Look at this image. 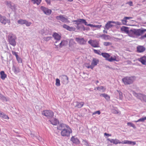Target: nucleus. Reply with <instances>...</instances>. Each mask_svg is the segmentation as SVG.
I'll return each instance as SVG.
<instances>
[{
	"label": "nucleus",
	"instance_id": "obj_1",
	"mask_svg": "<svg viewBox=\"0 0 146 146\" xmlns=\"http://www.w3.org/2000/svg\"><path fill=\"white\" fill-rule=\"evenodd\" d=\"M108 140L110 141V143H113V144L115 145H117L118 144L122 143L130 144L132 145H134L136 144V142L135 141H132L127 140H125L123 141H121L119 139H110L109 138Z\"/></svg>",
	"mask_w": 146,
	"mask_h": 146
},
{
	"label": "nucleus",
	"instance_id": "obj_2",
	"mask_svg": "<svg viewBox=\"0 0 146 146\" xmlns=\"http://www.w3.org/2000/svg\"><path fill=\"white\" fill-rule=\"evenodd\" d=\"M8 42L11 45L14 47L16 45V40L17 37L16 36L12 33H10L8 36Z\"/></svg>",
	"mask_w": 146,
	"mask_h": 146
},
{
	"label": "nucleus",
	"instance_id": "obj_3",
	"mask_svg": "<svg viewBox=\"0 0 146 146\" xmlns=\"http://www.w3.org/2000/svg\"><path fill=\"white\" fill-rule=\"evenodd\" d=\"M122 80L125 85L130 84H132L134 81L133 77H125L122 79Z\"/></svg>",
	"mask_w": 146,
	"mask_h": 146
},
{
	"label": "nucleus",
	"instance_id": "obj_4",
	"mask_svg": "<svg viewBox=\"0 0 146 146\" xmlns=\"http://www.w3.org/2000/svg\"><path fill=\"white\" fill-rule=\"evenodd\" d=\"M72 130L70 127L68 125L66 128H65L61 132V134L62 136L68 137L70 136V133H72Z\"/></svg>",
	"mask_w": 146,
	"mask_h": 146
},
{
	"label": "nucleus",
	"instance_id": "obj_5",
	"mask_svg": "<svg viewBox=\"0 0 146 146\" xmlns=\"http://www.w3.org/2000/svg\"><path fill=\"white\" fill-rule=\"evenodd\" d=\"M56 18L57 20H60L64 23H70L67 17L64 15H60L59 16H56Z\"/></svg>",
	"mask_w": 146,
	"mask_h": 146
},
{
	"label": "nucleus",
	"instance_id": "obj_6",
	"mask_svg": "<svg viewBox=\"0 0 146 146\" xmlns=\"http://www.w3.org/2000/svg\"><path fill=\"white\" fill-rule=\"evenodd\" d=\"M99 62V60L98 59L94 58H93L91 65L87 66V68L93 69L97 65Z\"/></svg>",
	"mask_w": 146,
	"mask_h": 146
},
{
	"label": "nucleus",
	"instance_id": "obj_7",
	"mask_svg": "<svg viewBox=\"0 0 146 146\" xmlns=\"http://www.w3.org/2000/svg\"><path fill=\"white\" fill-rule=\"evenodd\" d=\"M42 114L48 118H50L53 116L54 113L50 110H45L43 111Z\"/></svg>",
	"mask_w": 146,
	"mask_h": 146
},
{
	"label": "nucleus",
	"instance_id": "obj_8",
	"mask_svg": "<svg viewBox=\"0 0 146 146\" xmlns=\"http://www.w3.org/2000/svg\"><path fill=\"white\" fill-rule=\"evenodd\" d=\"M0 22L4 25H5L7 23H8L9 25H10V21L7 19L5 16H3L0 15Z\"/></svg>",
	"mask_w": 146,
	"mask_h": 146
},
{
	"label": "nucleus",
	"instance_id": "obj_9",
	"mask_svg": "<svg viewBox=\"0 0 146 146\" xmlns=\"http://www.w3.org/2000/svg\"><path fill=\"white\" fill-rule=\"evenodd\" d=\"M134 33L135 35L137 36H140L142 35L144 32L146 31V29H134Z\"/></svg>",
	"mask_w": 146,
	"mask_h": 146
},
{
	"label": "nucleus",
	"instance_id": "obj_10",
	"mask_svg": "<svg viewBox=\"0 0 146 146\" xmlns=\"http://www.w3.org/2000/svg\"><path fill=\"white\" fill-rule=\"evenodd\" d=\"M17 23L19 24L22 25L25 24L27 27L30 26L31 24V23L28 22L26 20L22 19H20L18 20Z\"/></svg>",
	"mask_w": 146,
	"mask_h": 146
},
{
	"label": "nucleus",
	"instance_id": "obj_11",
	"mask_svg": "<svg viewBox=\"0 0 146 146\" xmlns=\"http://www.w3.org/2000/svg\"><path fill=\"white\" fill-rule=\"evenodd\" d=\"M115 23V22L113 21H108L106 24L105 27L104 28V29H106L107 30H108L110 28L113 27L114 25L111 24V23Z\"/></svg>",
	"mask_w": 146,
	"mask_h": 146
},
{
	"label": "nucleus",
	"instance_id": "obj_12",
	"mask_svg": "<svg viewBox=\"0 0 146 146\" xmlns=\"http://www.w3.org/2000/svg\"><path fill=\"white\" fill-rule=\"evenodd\" d=\"M72 22L75 23V24H76V25H80L81 23L84 24L86 23V20L83 19H79L76 20H73Z\"/></svg>",
	"mask_w": 146,
	"mask_h": 146
},
{
	"label": "nucleus",
	"instance_id": "obj_13",
	"mask_svg": "<svg viewBox=\"0 0 146 146\" xmlns=\"http://www.w3.org/2000/svg\"><path fill=\"white\" fill-rule=\"evenodd\" d=\"M88 43L94 47H99L98 43L96 40H90L88 41Z\"/></svg>",
	"mask_w": 146,
	"mask_h": 146
},
{
	"label": "nucleus",
	"instance_id": "obj_14",
	"mask_svg": "<svg viewBox=\"0 0 146 146\" xmlns=\"http://www.w3.org/2000/svg\"><path fill=\"white\" fill-rule=\"evenodd\" d=\"M40 9L46 15H49L51 13V10L47 8L41 6Z\"/></svg>",
	"mask_w": 146,
	"mask_h": 146
},
{
	"label": "nucleus",
	"instance_id": "obj_15",
	"mask_svg": "<svg viewBox=\"0 0 146 146\" xmlns=\"http://www.w3.org/2000/svg\"><path fill=\"white\" fill-rule=\"evenodd\" d=\"M75 40L78 43L82 45L86 44V40H85L84 38H79L77 37L75 38Z\"/></svg>",
	"mask_w": 146,
	"mask_h": 146
},
{
	"label": "nucleus",
	"instance_id": "obj_16",
	"mask_svg": "<svg viewBox=\"0 0 146 146\" xmlns=\"http://www.w3.org/2000/svg\"><path fill=\"white\" fill-rule=\"evenodd\" d=\"M62 82L64 84H67L69 82L68 78L66 75H63L62 76Z\"/></svg>",
	"mask_w": 146,
	"mask_h": 146
},
{
	"label": "nucleus",
	"instance_id": "obj_17",
	"mask_svg": "<svg viewBox=\"0 0 146 146\" xmlns=\"http://www.w3.org/2000/svg\"><path fill=\"white\" fill-rule=\"evenodd\" d=\"M52 36L56 40L55 42L56 43H57L60 40L61 38V36L56 33H54L53 34Z\"/></svg>",
	"mask_w": 146,
	"mask_h": 146
},
{
	"label": "nucleus",
	"instance_id": "obj_18",
	"mask_svg": "<svg viewBox=\"0 0 146 146\" xmlns=\"http://www.w3.org/2000/svg\"><path fill=\"white\" fill-rule=\"evenodd\" d=\"M115 94L117 98H119L121 100H122L123 99V96L122 93L120 91L117 90L115 92Z\"/></svg>",
	"mask_w": 146,
	"mask_h": 146
},
{
	"label": "nucleus",
	"instance_id": "obj_19",
	"mask_svg": "<svg viewBox=\"0 0 146 146\" xmlns=\"http://www.w3.org/2000/svg\"><path fill=\"white\" fill-rule=\"evenodd\" d=\"M137 60L140 62L142 64L146 65V56H144L138 58Z\"/></svg>",
	"mask_w": 146,
	"mask_h": 146
},
{
	"label": "nucleus",
	"instance_id": "obj_20",
	"mask_svg": "<svg viewBox=\"0 0 146 146\" xmlns=\"http://www.w3.org/2000/svg\"><path fill=\"white\" fill-rule=\"evenodd\" d=\"M68 126V125L64 124L61 123L58 126H57V129L62 131L64 130L65 128H66V127Z\"/></svg>",
	"mask_w": 146,
	"mask_h": 146
},
{
	"label": "nucleus",
	"instance_id": "obj_21",
	"mask_svg": "<svg viewBox=\"0 0 146 146\" xmlns=\"http://www.w3.org/2000/svg\"><path fill=\"white\" fill-rule=\"evenodd\" d=\"M137 51L138 52L141 53L144 52L145 50V47L142 46H139L137 47Z\"/></svg>",
	"mask_w": 146,
	"mask_h": 146
},
{
	"label": "nucleus",
	"instance_id": "obj_22",
	"mask_svg": "<svg viewBox=\"0 0 146 146\" xmlns=\"http://www.w3.org/2000/svg\"><path fill=\"white\" fill-rule=\"evenodd\" d=\"M51 124L54 125H56L59 123V121L58 119L55 118L51 120H49Z\"/></svg>",
	"mask_w": 146,
	"mask_h": 146
},
{
	"label": "nucleus",
	"instance_id": "obj_23",
	"mask_svg": "<svg viewBox=\"0 0 146 146\" xmlns=\"http://www.w3.org/2000/svg\"><path fill=\"white\" fill-rule=\"evenodd\" d=\"M70 140L74 143H75L76 144H78L79 143V141L76 137L75 138L74 137L72 136Z\"/></svg>",
	"mask_w": 146,
	"mask_h": 146
},
{
	"label": "nucleus",
	"instance_id": "obj_24",
	"mask_svg": "<svg viewBox=\"0 0 146 146\" xmlns=\"http://www.w3.org/2000/svg\"><path fill=\"white\" fill-rule=\"evenodd\" d=\"M121 31L124 33L128 34L129 32V28L125 26L122 27L121 28Z\"/></svg>",
	"mask_w": 146,
	"mask_h": 146
},
{
	"label": "nucleus",
	"instance_id": "obj_25",
	"mask_svg": "<svg viewBox=\"0 0 146 146\" xmlns=\"http://www.w3.org/2000/svg\"><path fill=\"white\" fill-rule=\"evenodd\" d=\"M12 70L15 74H17L19 73L20 69L19 67H16L15 66H13L12 67Z\"/></svg>",
	"mask_w": 146,
	"mask_h": 146
},
{
	"label": "nucleus",
	"instance_id": "obj_26",
	"mask_svg": "<svg viewBox=\"0 0 146 146\" xmlns=\"http://www.w3.org/2000/svg\"><path fill=\"white\" fill-rule=\"evenodd\" d=\"M99 37H101L105 40H108L110 38V37L109 35L105 34L100 35H99Z\"/></svg>",
	"mask_w": 146,
	"mask_h": 146
},
{
	"label": "nucleus",
	"instance_id": "obj_27",
	"mask_svg": "<svg viewBox=\"0 0 146 146\" xmlns=\"http://www.w3.org/2000/svg\"><path fill=\"white\" fill-rule=\"evenodd\" d=\"M0 74L1 78L4 80L7 77V74H5L4 71H2L0 72Z\"/></svg>",
	"mask_w": 146,
	"mask_h": 146
},
{
	"label": "nucleus",
	"instance_id": "obj_28",
	"mask_svg": "<svg viewBox=\"0 0 146 146\" xmlns=\"http://www.w3.org/2000/svg\"><path fill=\"white\" fill-rule=\"evenodd\" d=\"M0 117L2 118L6 119H9L8 116L3 112L0 111Z\"/></svg>",
	"mask_w": 146,
	"mask_h": 146
},
{
	"label": "nucleus",
	"instance_id": "obj_29",
	"mask_svg": "<svg viewBox=\"0 0 146 146\" xmlns=\"http://www.w3.org/2000/svg\"><path fill=\"white\" fill-rule=\"evenodd\" d=\"M77 104L75 107L78 108H81L84 105V103L83 102H76Z\"/></svg>",
	"mask_w": 146,
	"mask_h": 146
},
{
	"label": "nucleus",
	"instance_id": "obj_30",
	"mask_svg": "<svg viewBox=\"0 0 146 146\" xmlns=\"http://www.w3.org/2000/svg\"><path fill=\"white\" fill-rule=\"evenodd\" d=\"M135 95L138 98L142 100L143 99L144 94L140 93H138L135 94Z\"/></svg>",
	"mask_w": 146,
	"mask_h": 146
},
{
	"label": "nucleus",
	"instance_id": "obj_31",
	"mask_svg": "<svg viewBox=\"0 0 146 146\" xmlns=\"http://www.w3.org/2000/svg\"><path fill=\"white\" fill-rule=\"evenodd\" d=\"M101 96H102L104 97L105 99L108 101L110 100V96L108 94H102L100 95Z\"/></svg>",
	"mask_w": 146,
	"mask_h": 146
},
{
	"label": "nucleus",
	"instance_id": "obj_32",
	"mask_svg": "<svg viewBox=\"0 0 146 146\" xmlns=\"http://www.w3.org/2000/svg\"><path fill=\"white\" fill-rule=\"evenodd\" d=\"M101 55L104 58H106V60H107V59L108 58H108L110 57V54L106 53H101Z\"/></svg>",
	"mask_w": 146,
	"mask_h": 146
},
{
	"label": "nucleus",
	"instance_id": "obj_33",
	"mask_svg": "<svg viewBox=\"0 0 146 146\" xmlns=\"http://www.w3.org/2000/svg\"><path fill=\"white\" fill-rule=\"evenodd\" d=\"M134 29H131L130 31H129V32H128L127 34H128L129 36L131 37H133V35H135V34L134 33Z\"/></svg>",
	"mask_w": 146,
	"mask_h": 146
},
{
	"label": "nucleus",
	"instance_id": "obj_34",
	"mask_svg": "<svg viewBox=\"0 0 146 146\" xmlns=\"http://www.w3.org/2000/svg\"><path fill=\"white\" fill-rule=\"evenodd\" d=\"M146 120V117H142L140 118L137 121H134V122L135 123H137L139 122H143L145 120Z\"/></svg>",
	"mask_w": 146,
	"mask_h": 146
},
{
	"label": "nucleus",
	"instance_id": "obj_35",
	"mask_svg": "<svg viewBox=\"0 0 146 146\" xmlns=\"http://www.w3.org/2000/svg\"><path fill=\"white\" fill-rule=\"evenodd\" d=\"M96 89H97V90H99V91L102 90V92H104L105 90V88L103 86H102L95 88H94V90H96Z\"/></svg>",
	"mask_w": 146,
	"mask_h": 146
},
{
	"label": "nucleus",
	"instance_id": "obj_36",
	"mask_svg": "<svg viewBox=\"0 0 146 146\" xmlns=\"http://www.w3.org/2000/svg\"><path fill=\"white\" fill-rule=\"evenodd\" d=\"M41 0H32L31 1L34 4H36L37 5H39L41 2Z\"/></svg>",
	"mask_w": 146,
	"mask_h": 146
},
{
	"label": "nucleus",
	"instance_id": "obj_37",
	"mask_svg": "<svg viewBox=\"0 0 146 146\" xmlns=\"http://www.w3.org/2000/svg\"><path fill=\"white\" fill-rule=\"evenodd\" d=\"M75 42H74L73 39H70L69 40V46L70 47H72L74 44Z\"/></svg>",
	"mask_w": 146,
	"mask_h": 146
},
{
	"label": "nucleus",
	"instance_id": "obj_38",
	"mask_svg": "<svg viewBox=\"0 0 146 146\" xmlns=\"http://www.w3.org/2000/svg\"><path fill=\"white\" fill-rule=\"evenodd\" d=\"M82 143L86 146H90V143L86 139L82 140Z\"/></svg>",
	"mask_w": 146,
	"mask_h": 146
},
{
	"label": "nucleus",
	"instance_id": "obj_39",
	"mask_svg": "<svg viewBox=\"0 0 146 146\" xmlns=\"http://www.w3.org/2000/svg\"><path fill=\"white\" fill-rule=\"evenodd\" d=\"M0 99L3 101H7L8 100V98L4 96L2 94L0 95Z\"/></svg>",
	"mask_w": 146,
	"mask_h": 146
},
{
	"label": "nucleus",
	"instance_id": "obj_40",
	"mask_svg": "<svg viewBox=\"0 0 146 146\" xmlns=\"http://www.w3.org/2000/svg\"><path fill=\"white\" fill-rule=\"evenodd\" d=\"M107 60L110 62H112L116 60V57L115 56L113 57H111L110 58H108Z\"/></svg>",
	"mask_w": 146,
	"mask_h": 146
},
{
	"label": "nucleus",
	"instance_id": "obj_41",
	"mask_svg": "<svg viewBox=\"0 0 146 146\" xmlns=\"http://www.w3.org/2000/svg\"><path fill=\"white\" fill-rule=\"evenodd\" d=\"M67 41L65 40H63L59 44V46L60 47H62L63 46L65 45L67 43Z\"/></svg>",
	"mask_w": 146,
	"mask_h": 146
},
{
	"label": "nucleus",
	"instance_id": "obj_42",
	"mask_svg": "<svg viewBox=\"0 0 146 146\" xmlns=\"http://www.w3.org/2000/svg\"><path fill=\"white\" fill-rule=\"evenodd\" d=\"M76 28L78 30H80L81 28L83 29L84 30H85L84 27L83 25H80V24L76 25Z\"/></svg>",
	"mask_w": 146,
	"mask_h": 146
},
{
	"label": "nucleus",
	"instance_id": "obj_43",
	"mask_svg": "<svg viewBox=\"0 0 146 146\" xmlns=\"http://www.w3.org/2000/svg\"><path fill=\"white\" fill-rule=\"evenodd\" d=\"M55 85L58 86H60V80L58 78L56 79Z\"/></svg>",
	"mask_w": 146,
	"mask_h": 146
},
{
	"label": "nucleus",
	"instance_id": "obj_44",
	"mask_svg": "<svg viewBox=\"0 0 146 146\" xmlns=\"http://www.w3.org/2000/svg\"><path fill=\"white\" fill-rule=\"evenodd\" d=\"M9 7L13 11L15 10L16 6L14 4H12Z\"/></svg>",
	"mask_w": 146,
	"mask_h": 146
},
{
	"label": "nucleus",
	"instance_id": "obj_45",
	"mask_svg": "<svg viewBox=\"0 0 146 146\" xmlns=\"http://www.w3.org/2000/svg\"><path fill=\"white\" fill-rule=\"evenodd\" d=\"M127 125L128 126L133 127L134 129H135L136 128L135 125L133 124L131 122H128L127 123Z\"/></svg>",
	"mask_w": 146,
	"mask_h": 146
},
{
	"label": "nucleus",
	"instance_id": "obj_46",
	"mask_svg": "<svg viewBox=\"0 0 146 146\" xmlns=\"http://www.w3.org/2000/svg\"><path fill=\"white\" fill-rule=\"evenodd\" d=\"M125 18V17H124L123 19L121 20L123 24L125 25H126L127 21V20Z\"/></svg>",
	"mask_w": 146,
	"mask_h": 146
},
{
	"label": "nucleus",
	"instance_id": "obj_47",
	"mask_svg": "<svg viewBox=\"0 0 146 146\" xmlns=\"http://www.w3.org/2000/svg\"><path fill=\"white\" fill-rule=\"evenodd\" d=\"M93 50L94 53L96 54H98L100 55H101V52L99 50H97L95 49H94Z\"/></svg>",
	"mask_w": 146,
	"mask_h": 146
},
{
	"label": "nucleus",
	"instance_id": "obj_48",
	"mask_svg": "<svg viewBox=\"0 0 146 146\" xmlns=\"http://www.w3.org/2000/svg\"><path fill=\"white\" fill-rule=\"evenodd\" d=\"M52 38L51 36H48L47 37H45L44 38V40L47 41L51 39Z\"/></svg>",
	"mask_w": 146,
	"mask_h": 146
},
{
	"label": "nucleus",
	"instance_id": "obj_49",
	"mask_svg": "<svg viewBox=\"0 0 146 146\" xmlns=\"http://www.w3.org/2000/svg\"><path fill=\"white\" fill-rule=\"evenodd\" d=\"M112 112L114 114H118L119 113V111L117 109H113L112 110Z\"/></svg>",
	"mask_w": 146,
	"mask_h": 146
},
{
	"label": "nucleus",
	"instance_id": "obj_50",
	"mask_svg": "<svg viewBox=\"0 0 146 146\" xmlns=\"http://www.w3.org/2000/svg\"><path fill=\"white\" fill-rule=\"evenodd\" d=\"M75 29H76L75 28L72 27H70L69 26L67 30H68L69 31H75Z\"/></svg>",
	"mask_w": 146,
	"mask_h": 146
},
{
	"label": "nucleus",
	"instance_id": "obj_51",
	"mask_svg": "<svg viewBox=\"0 0 146 146\" xmlns=\"http://www.w3.org/2000/svg\"><path fill=\"white\" fill-rule=\"evenodd\" d=\"M111 44V43L109 42H104V44L106 46L110 45Z\"/></svg>",
	"mask_w": 146,
	"mask_h": 146
},
{
	"label": "nucleus",
	"instance_id": "obj_52",
	"mask_svg": "<svg viewBox=\"0 0 146 146\" xmlns=\"http://www.w3.org/2000/svg\"><path fill=\"white\" fill-rule=\"evenodd\" d=\"M12 52L13 54V55H15L16 58H17L18 56L17 54V52L14 51H12Z\"/></svg>",
	"mask_w": 146,
	"mask_h": 146
},
{
	"label": "nucleus",
	"instance_id": "obj_53",
	"mask_svg": "<svg viewBox=\"0 0 146 146\" xmlns=\"http://www.w3.org/2000/svg\"><path fill=\"white\" fill-rule=\"evenodd\" d=\"M6 3L7 5V6L9 7H10V6L12 4L11 2V1H6Z\"/></svg>",
	"mask_w": 146,
	"mask_h": 146
},
{
	"label": "nucleus",
	"instance_id": "obj_54",
	"mask_svg": "<svg viewBox=\"0 0 146 146\" xmlns=\"http://www.w3.org/2000/svg\"><path fill=\"white\" fill-rule=\"evenodd\" d=\"M100 113H101V112L100 111H95L94 113H93V115H94V114H97L98 115H100Z\"/></svg>",
	"mask_w": 146,
	"mask_h": 146
},
{
	"label": "nucleus",
	"instance_id": "obj_55",
	"mask_svg": "<svg viewBox=\"0 0 146 146\" xmlns=\"http://www.w3.org/2000/svg\"><path fill=\"white\" fill-rule=\"evenodd\" d=\"M69 26L67 25H66V24H64L63 26V27L65 28V29H66L67 30L68 29V28L69 27Z\"/></svg>",
	"mask_w": 146,
	"mask_h": 146
},
{
	"label": "nucleus",
	"instance_id": "obj_56",
	"mask_svg": "<svg viewBox=\"0 0 146 146\" xmlns=\"http://www.w3.org/2000/svg\"><path fill=\"white\" fill-rule=\"evenodd\" d=\"M85 25H87V26H89L91 27H94V25H93L92 24H87V23L86 22V24H85Z\"/></svg>",
	"mask_w": 146,
	"mask_h": 146
},
{
	"label": "nucleus",
	"instance_id": "obj_57",
	"mask_svg": "<svg viewBox=\"0 0 146 146\" xmlns=\"http://www.w3.org/2000/svg\"><path fill=\"white\" fill-rule=\"evenodd\" d=\"M126 4H129L130 6H132L133 5V2L131 1L127 2Z\"/></svg>",
	"mask_w": 146,
	"mask_h": 146
},
{
	"label": "nucleus",
	"instance_id": "obj_58",
	"mask_svg": "<svg viewBox=\"0 0 146 146\" xmlns=\"http://www.w3.org/2000/svg\"><path fill=\"white\" fill-rule=\"evenodd\" d=\"M101 27V25H94V27L97 28L98 29L100 28Z\"/></svg>",
	"mask_w": 146,
	"mask_h": 146
},
{
	"label": "nucleus",
	"instance_id": "obj_59",
	"mask_svg": "<svg viewBox=\"0 0 146 146\" xmlns=\"http://www.w3.org/2000/svg\"><path fill=\"white\" fill-rule=\"evenodd\" d=\"M142 100L146 102V96L144 95Z\"/></svg>",
	"mask_w": 146,
	"mask_h": 146
},
{
	"label": "nucleus",
	"instance_id": "obj_60",
	"mask_svg": "<svg viewBox=\"0 0 146 146\" xmlns=\"http://www.w3.org/2000/svg\"><path fill=\"white\" fill-rule=\"evenodd\" d=\"M47 4H50V0H45Z\"/></svg>",
	"mask_w": 146,
	"mask_h": 146
},
{
	"label": "nucleus",
	"instance_id": "obj_61",
	"mask_svg": "<svg viewBox=\"0 0 146 146\" xmlns=\"http://www.w3.org/2000/svg\"><path fill=\"white\" fill-rule=\"evenodd\" d=\"M125 18L126 19V20L132 18V17H125Z\"/></svg>",
	"mask_w": 146,
	"mask_h": 146
},
{
	"label": "nucleus",
	"instance_id": "obj_62",
	"mask_svg": "<svg viewBox=\"0 0 146 146\" xmlns=\"http://www.w3.org/2000/svg\"><path fill=\"white\" fill-rule=\"evenodd\" d=\"M104 135H106V136H111V134H109L107 133H104Z\"/></svg>",
	"mask_w": 146,
	"mask_h": 146
},
{
	"label": "nucleus",
	"instance_id": "obj_63",
	"mask_svg": "<svg viewBox=\"0 0 146 146\" xmlns=\"http://www.w3.org/2000/svg\"><path fill=\"white\" fill-rule=\"evenodd\" d=\"M114 24H115L117 25H120V24H121V23H120L119 22H115V23H113Z\"/></svg>",
	"mask_w": 146,
	"mask_h": 146
},
{
	"label": "nucleus",
	"instance_id": "obj_64",
	"mask_svg": "<svg viewBox=\"0 0 146 146\" xmlns=\"http://www.w3.org/2000/svg\"><path fill=\"white\" fill-rule=\"evenodd\" d=\"M17 60L19 62L20 61H21V59L19 57V56H18L17 58H16Z\"/></svg>",
	"mask_w": 146,
	"mask_h": 146
}]
</instances>
